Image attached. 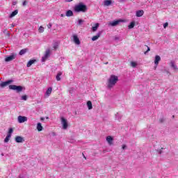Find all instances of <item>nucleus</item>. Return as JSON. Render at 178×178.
<instances>
[{
    "label": "nucleus",
    "mask_w": 178,
    "mask_h": 178,
    "mask_svg": "<svg viewBox=\"0 0 178 178\" xmlns=\"http://www.w3.org/2000/svg\"><path fill=\"white\" fill-rule=\"evenodd\" d=\"M70 92L72 94V91H70Z\"/></svg>",
    "instance_id": "603ef678"
},
{
    "label": "nucleus",
    "mask_w": 178,
    "mask_h": 178,
    "mask_svg": "<svg viewBox=\"0 0 178 178\" xmlns=\"http://www.w3.org/2000/svg\"><path fill=\"white\" fill-rule=\"evenodd\" d=\"M119 2H124V0H119Z\"/></svg>",
    "instance_id": "de8ad7c7"
},
{
    "label": "nucleus",
    "mask_w": 178,
    "mask_h": 178,
    "mask_svg": "<svg viewBox=\"0 0 178 178\" xmlns=\"http://www.w3.org/2000/svg\"><path fill=\"white\" fill-rule=\"evenodd\" d=\"M134 26H136V22H131L130 24L128 26V29H134Z\"/></svg>",
    "instance_id": "bb28decb"
},
{
    "label": "nucleus",
    "mask_w": 178,
    "mask_h": 178,
    "mask_svg": "<svg viewBox=\"0 0 178 178\" xmlns=\"http://www.w3.org/2000/svg\"><path fill=\"white\" fill-rule=\"evenodd\" d=\"M105 64H106V65H108V63H106Z\"/></svg>",
    "instance_id": "3c124183"
},
{
    "label": "nucleus",
    "mask_w": 178,
    "mask_h": 178,
    "mask_svg": "<svg viewBox=\"0 0 178 178\" xmlns=\"http://www.w3.org/2000/svg\"><path fill=\"white\" fill-rule=\"evenodd\" d=\"M11 83H13V80H8V81L2 82L0 83V87L1 88H3L6 87V86H8V84H11Z\"/></svg>",
    "instance_id": "6e6552de"
},
{
    "label": "nucleus",
    "mask_w": 178,
    "mask_h": 178,
    "mask_svg": "<svg viewBox=\"0 0 178 178\" xmlns=\"http://www.w3.org/2000/svg\"><path fill=\"white\" fill-rule=\"evenodd\" d=\"M112 5V0H105L104 1V6H111Z\"/></svg>",
    "instance_id": "dca6fc26"
},
{
    "label": "nucleus",
    "mask_w": 178,
    "mask_h": 178,
    "mask_svg": "<svg viewBox=\"0 0 178 178\" xmlns=\"http://www.w3.org/2000/svg\"><path fill=\"white\" fill-rule=\"evenodd\" d=\"M159 154H162V150H159Z\"/></svg>",
    "instance_id": "49530a36"
},
{
    "label": "nucleus",
    "mask_w": 178,
    "mask_h": 178,
    "mask_svg": "<svg viewBox=\"0 0 178 178\" xmlns=\"http://www.w3.org/2000/svg\"><path fill=\"white\" fill-rule=\"evenodd\" d=\"M131 66L132 67H136L137 66V63H136L134 61L131 62Z\"/></svg>",
    "instance_id": "2f4dec72"
},
{
    "label": "nucleus",
    "mask_w": 178,
    "mask_h": 178,
    "mask_svg": "<svg viewBox=\"0 0 178 178\" xmlns=\"http://www.w3.org/2000/svg\"><path fill=\"white\" fill-rule=\"evenodd\" d=\"M115 119L117 120H120V119H122V114H120V113H117L115 114Z\"/></svg>",
    "instance_id": "cd10ccee"
},
{
    "label": "nucleus",
    "mask_w": 178,
    "mask_h": 178,
    "mask_svg": "<svg viewBox=\"0 0 178 178\" xmlns=\"http://www.w3.org/2000/svg\"><path fill=\"white\" fill-rule=\"evenodd\" d=\"M15 141L17 143H24V138L22 136L15 137Z\"/></svg>",
    "instance_id": "4468645a"
},
{
    "label": "nucleus",
    "mask_w": 178,
    "mask_h": 178,
    "mask_svg": "<svg viewBox=\"0 0 178 178\" xmlns=\"http://www.w3.org/2000/svg\"><path fill=\"white\" fill-rule=\"evenodd\" d=\"M17 120L19 123H24V122H27V117L19 115Z\"/></svg>",
    "instance_id": "1a4fd4ad"
},
{
    "label": "nucleus",
    "mask_w": 178,
    "mask_h": 178,
    "mask_svg": "<svg viewBox=\"0 0 178 178\" xmlns=\"http://www.w3.org/2000/svg\"><path fill=\"white\" fill-rule=\"evenodd\" d=\"M17 13H19V10H14L9 16L10 19H12V17H15V16H16V15H17Z\"/></svg>",
    "instance_id": "aec40b11"
},
{
    "label": "nucleus",
    "mask_w": 178,
    "mask_h": 178,
    "mask_svg": "<svg viewBox=\"0 0 178 178\" xmlns=\"http://www.w3.org/2000/svg\"><path fill=\"white\" fill-rule=\"evenodd\" d=\"M127 147V146H126V145H123L122 147V149H126Z\"/></svg>",
    "instance_id": "ea45409f"
},
{
    "label": "nucleus",
    "mask_w": 178,
    "mask_h": 178,
    "mask_svg": "<svg viewBox=\"0 0 178 178\" xmlns=\"http://www.w3.org/2000/svg\"><path fill=\"white\" fill-rule=\"evenodd\" d=\"M87 106H88L89 110L92 109V103L91 102V101H88L87 102Z\"/></svg>",
    "instance_id": "a878e982"
},
{
    "label": "nucleus",
    "mask_w": 178,
    "mask_h": 178,
    "mask_svg": "<svg viewBox=\"0 0 178 178\" xmlns=\"http://www.w3.org/2000/svg\"><path fill=\"white\" fill-rule=\"evenodd\" d=\"M159 122H160V123H163V122H165V118H160Z\"/></svg>",
    "instance_id": "58836bf2"
},
{
    "label": "nucleus",
    "mask_w": 178,
    "mask_h": 178,
    "mask_svg": "<svg viewBox=\"0 0 178 178\" xmlns=\"http://www.w3.org/2000/svg\"><path fill=\"white\" fill-rule=\"evenodd\" d=\"M159 62H161V56L157 55L154 58V65L157 66V65H159Z\"/></svg>",
    "instance_id": "ddd939ff"
},
{
    "label": "nucleus",
    "mask_w": 178,
    "mask_h": 178,
    "mask_svg": "<svg viewBox=\"0 0 178 178\" xmlns=\"http://www.w3.org/2000/svg\"><path fill=\"white\" fill-rule=\"evenodd\" d=\"M39 33H44V27L40 26L39 27Z\"/></svg>",
    "instance_id": "c9c22d12"
},
{
    "label": "nucleus",
    "mask_w": 178,
    "mask_h": 178,
    "mask_svg": "<svg viewBox=\"0 0 178 178\" xmlns=\"http://www.w3.org/2000/svg\"><path fill=\"white\" fill-rule=\"evenodd\" d=\"M123 22H124V20L120 19H118L115 21L110 22L108 23V26H111V27H115V26H118L120 23H123Z\"/></svg>",
    "instance_id": "20e7f679"
},
{
    "label": "nucleus",
    "mask_w": 178,
    "mask_h": 178,
    "mask_svg": "<svg viewBox=\"0 0 178 178\" xmlns=\"http://www.w3.org/2000/svg\"><path fill=\"white\" fill-rule=\"evenodd\" d=\"M144 15V10H139L136 11V17H141Z\"/></svg>",
    "instance_id": "2eb2a0df"
},
{
    "label": "nucleus",
    "mask_w": 178,
    "mask_h": 178,
    "mask_svg": "<svg viewBox=\"0 0 178 178\" xmlns=\"http://www.w3.org/2000/svg\"><path fill=\"white\" fill-rule=\"evenodd\" d=\"M58 47H59V44L57 42H56L53 44L54 49H55V50L58 49Z\"/></svg>",
    "instance_id": "7c9ffc66"
},
{
    "label": "nucleus",
    "mask_w": 178,
    "mask_h": 178,
    "mask_svg": "<svg viewBox=\"0 0 178 178\" xmlns=\"http://www.w3.org/2000/svg\"><path fill=\"white\" fill-rule=\"evenodd\" d=\"M51 93H52V88H47L45 92V95H47V97H49Z\"/></svg>",
    "instance_id": "6ab92c4d"
},
{
    "label": "nucleus",
    "mask_w": 178,
    "mask_h": 178,
    "mask_svg": "<svg viewBox=\"0 0 178 178\" xmlns=\"http://www.w3.org/2000/svg\"><path fill=\"white\" fill-rule=\"evenodd\" d=\"M43 129H44V127H42V125L41 124V123L38 122L37 124V130H38V131H42Z\"/></svg>",
    "instance_id": "a211bd4d"
},
{
    "label": "nucleus",
    "mask_w": 178,
    "mask_h": 178,
    "mask_svg": "<svg viewBox=\"0 0 178 178\" xmlns=\"http://www.w3.org/2000/svg\"><path fill=\"white\" fill-rule=\"evenodd\" d=\"M84 23V21L83 19H79L78 20V25L81 26Z\"/></svg>",
    "instance_id": "473e14b6"
},
{
    "label": "nucleus",
    "mask_w": 178,
    "mask_h": 178,
    "mask_svg": "<svg viewBox=\"0 0 178 178\" xmlns=\"http://www.w3.org/2000/svg\"><path fill=\"white\" fill-rule=\"evenodd\" d=\"M61 17H63V14H61Z\"/></svg>",
    "instance_id": "8fccbe9b"
},
{
    "label": "nucleus",
    "mask_w": 178,
    "mask_h": 178,
    "mask_svg": "<svg viewBox=\"0 0 178 178\" xmlns=\"http://www.w3.org/2000/svg\"><path fill=\"white\" fill-rule=\"evenodd\" d=\"M11 136L12 135L8 134L6 138L4 139V143H9V139L10 138Z\"/></svg>",
    "instance_id": "c85d7f7f"
},
{
    "label": "nucleus",
    "mask_w": 178,
    "mask_h": 178,
    "mask_svg": "<svg viewBox=\"0 0 178 178\" xmlns=\"http://www.w3.org/2000/svg\"><path fill=\"white\" fill-rule=\"evenodd\" d=\"M73 41L74 42V44H76V45H80L81 42H80V39H79V37L77 36V35H73Z\"/></svg>",
    "instance_id": "9d476101"
},
{
    "label": "nucleus",
    "mask_w": 178,
    "mask_h": 178,
    "mask_svg": "<svg viewBox=\"0 0 178 178\" xmlns=\"http://www.w3.org/2000/svg\"><path fill=\"white\" fill-rule=\"evenodd\" d=\"M119 81V78L115 75H111L107 81V87L111 90L115 87V84Z\"/></svg>",
    "instance_id": "f257e3e1"
},
{
    "label": "nucleus",
    "mask_w": 178,
    "mask_h": 178,
    "mask_svg": "<svg viewBox=\"0 0 178 178\" xmlns=\"http://www.w3.org/2000/svg\"><path fill=\"white\" fill-rule=\"evenodd\" d=\"M47 27H48V29H51L52 27V24H49L47 25Z\"/></svg>",
    "instance_id": "a19ab883"
},
{
    "label": "nucleus",
    "mask_w": 178,
    "mask_h": 178,
    "mask_svg": "<svg viewBox=\"0 0 178 178\" xmlns=\"http://www.w3.org/2000/svg\"><path fill=\"white\" fill-rule=\"evenodd\" d=\"M170 66L172 69H174V70H177V69H178L177 65H176V64H175V61H173V60L170 61Z\"/></svg>",
    "instance_id": "f3484780"
},
{
    "label": "nucleus",
    "mask_w": 178,
    "mask_h": 178,
    "mask_svg": "<svg viewBox=\"0 0 178 178\" xmlns=\"http://www.w3.org/2000/svg\"><path fill=\"white\" fill-rule=\"evenodd\" d=\"M74 12H87V6L84 5L83 3H79L76 5L74 8Z\"/></svg>",
    "instance_id": "f03ea898"
},
{
    "label": "nucleus",
    "mask_w": 178,
    "mask_h": 178,
    "mask_svg": "<svg viewBox=\"0 0 178 178\" xmlns=\"http://www.w3.org/2000/svg\"><path fill=\"white\" fill-rule=\"evenodd\" d=\"M17 3V2H16V1L13 2V5H14V6L16 5Z\"/></svg>",
    "instance_id": "c03bdc74"
},
{
    "label": "nucleus",
    "mask_w": 178,
    "mask_h": 178,
    "mask_svg": "<svg viewBox=\"0 0 178 178\" xmlns=\"http://www.w3.org/2000/svg\"><path fill=\"white\" fill-rule=\"evenodd\" d=\"M168 26H169V23L165 22V23L163 24V27H164L165 29H166V27H168Z\"/></svg>",
    "instance_id": "4c0bfd02"
},
{
    "label": "nucleus",
    "mask_w": 178,
    "mask_h": 178,
    "mask_svg": "<svg viewBox=\"0 0 178 178\" xmlns=\"http://www.w3.org/2000/svg\"><path fill=\"white\" fill-rule=\"evenodd\" d=\"M13 59H16V54L13 53L10 56L6 57L5 58V62H10L13 60Z\"/></svg>",
    "instance_id": "0eeeda50"
},
{
    "label": "nucleus",
    "mask_w": 178,
    "mask_h": 178,
    "mask_svg": "<svg viewBox=\"0 0 178 178\" xmlns=\"http://www.w3.org/2000/svg\"><path fill=\"white\" fill-rule=\"evenodd\" d=\"M27 52V49H24L20 50L19 54V55H24V54H26Z\"/></svg>",
    "instance_id": "c756f323"
},
{
    "label": "nucleus",
    "mask_w": 178,
    "mask_h": 178,
    "mask_svg": "<svg viewBox=\"0 0 178 178\" xmlns=\"http://www.w3.org/2000/svg\"><path fill=\"white\" fill-rule=\"evenodd\" d=\"M27 2L26 1H24L23 3H22V5L23 6H26Z\"/></svg>",
    "instance_id": "79ce46f5"
},
{
    "label": "nucleus",
    "mask_w": 178,
    "mask_h": 178,
    "mask_svg": "<svg viewBox=\"0 0 178 178\" xmlns=\"http://www.w3.org/2000/svg\"><path fill=\"white\" fill-rule=\"evenodd\" d=\"M40 120H45V118H40Z\"/></svg>",
    "instance_id": "a18cd8bd"
},
{
    "label": "nucleus",
    "mask_w": 178,
    "mask_h": 178,
    "mask_svg": "<svg viewBox=\"0 0 178 178\" xmlns=\"http://www.w3.org/2000/svg\"><path fill=\"white\" fill-rule=\"evenodd\" d=\"M9 88L10 90H14L17 91V92H21V91H23V86H21L10 85Z\"/></svg>",
    "instance_id": "7ed1b4c3"
},
{
    "label": "nucleus",
    "mask_w": 178,
    "mask_h": 178,
    "mask_svg": "<svg viewBox=\"0 0 178 178\" xmlns=\"http://www.w3.org/2000/svg\"><path fill=\"white\" fill-rule=\"evenodd\" d=\"M107 143H108L109 145H112L113 144V138L111 136H108L106 138Z\"/></svg>",
    "instance_id": "f8f14e48"
},
{
    "label": "nucleus",
    "mask_w": 178,
    "mask_h": 178,
    "mask_svg": "<svg viewBox=\"0 0 178 178\" xmlns=\"http://www.w3.org/2000/svg\"><path fill=\"white\" fill-rule=\"evenodd\" d=\"M60 76H62V72H58L57 75L56 76V79L57 80V81H60Z\"/></svg>",
    "instance_id": "393cba45"
},
{
    "label": "nucleus",
    "mask_w": 178,
    "mask_h": 178,
    "mask_svg": "<svg viewBox=\"0 0 178 178\" xmlns=\"http://www.w3.org/2000/svg\"><path fill=\"white\" fill-rule=\"evenodd\" d=\"M11 27H15V25L13 24H12Z\"/></svg>",
    "instance_id": "09e8293b"
},
{
    "label": "nucleus",
    "mask_w": 178,
    "mask_h": 178,
    "mask_svg": "<svg viewBox=\"0 0 178 178\" xmlns=\"http://www.w3.org/2000/svg\"><path fill=\"white\" fill-rule=\"evenodd\" d=\"M61 124H63V129L64 130H66L67 129L68 124H67V120L65 119V118H61Z\"/></svg>",
    "instance_id": "423d86ee"
},
{
    "label": "nucleus",
    "mask_w": 178,
    "mask_h": 178,
    "mask_svg": "<svg viewBox=\"0 0 178 178\" xmlns=\"http://www.w3.org/2000/svg\"><path fill=\"white\" fill-rule=\"evenodd\" d=\"M35 63V60H30L26 65L27 67H30L31 65H33Z\"/></svg>",
    "instance_id": "4be33fe9"
},
{
    "label": "nucleus",
    "mask_w": 178,
    "mask_h": 178,
    "mask_svg": "<svg viewBox=\"0 0 178 178\" xmlns=\"http://www.w3.org/2000/svg\"><path fill=\"white\" fill-rule=\"evenodd\" d=\"M73 0H65V2H72Z\"/></svg>",
    "instance_id": "37998d69"
},
{
    "label": "nucleus",
    "mask_w": 178,
    "mask_h": 178,
    "mask_svg": "<svg viewBox=\"0 0 178 178\" xmlns=\"http://www.w3.org/2000/svg\"><path fill=\"white\" fill-rule=\"evenodd\" d=\"M21 99H22V101H27V95L22 96Z\"/></svg>",
    "instance_id": "72a5a7b5"
},
{
    "label": "nucleus",
    "mask_w": 178,
    "mask_h": 178,
    "mask_svg": "<svg viewBox=\"0 0 178 178\" xmlns=\"http://www.w3.org/2000/svg\"><path fill=\"white\" fill-rule=\"evenodd\" d=\"M12 133H13V129L12 128H10L9 130H8V134H12Z\"/></svg>",
    "instance_id": "e433bc0d"
},
{
    "label": "nucleus",
    "mask_w": 178,
    "mask_h": 178,
    "mask_svg": "<svg viewBox=\"0 0 178 178\" xmlns=\"http://www.w3.org/2000/svg\"><path fill=\"white\" fill-rule=\"evenodd\" d=\"M66 16L67 17H70L71 16H73V11L71 10H69L66 12Z\"/></svg>",
    "instance_id": "5701e85b"
},
{
    "label": "nucleus",
    "mask_w": 178,
    "mask_h": 178,
    "mask_svg": "<svg viewBox=\"0 0 178 178\" xmlns=\"http://www.w3.org/2000/svg\"><path fill=\"white\" fill-rule=\"evenodd\" d=\"M99 27V24L96 23L95 26L92 27V31L95 32L97 30H98V28Z\"/></svg>",
    "instance_id": "412c9836"
},
{
    "label": "nucleus",
    "mask_w": 178,
    "mask_h": 178,
    "mask_svg": "<svg viewBox=\"0 0 178 178\" xmlns=\"http://www.w3.org/2000/svg\"><path fill=\"white\" fill-rule=\"evenodd\" d=\"M101 34H102V31H99L96 35L92 38V41H97L101 37Z\"/></svg>",
    "instance_id": "9b49d317"
},
{
    "label": "nucleus",
    "mask_w": 178,
    "mask_h": 178,
    "mask_svg": "<svg viewBox=\"0 0 178 178\" xmlns=\"http://www.w3.org/2000/svg\"><path fill=\"white\" fill-rule=\"evenodd\" d=\"M143 49H147L146 51H145V55H147V54L151 51V49L147 45H145Z\"/></svg>",
    "instance_id": "b1692460"
},
{
    "label": "nucleus",
    "mask_w": 178,
    "mask_h": 178,
    "mask_svg": "<svg viewBox=\"0 0 178 178\" xmlns=\"http://www.w3.org/2000/svg\"><path fill=\"white\" fill-rule=\"evenodd\" d=\"M51 54V50L49 49H47L44 54V56L42 58V62H45Z\"/></svg>",
    "instance_id": "39448f33"
},
{
    "label": "nucleus",
    "mask_w": 178,
    "mask_h": 178,
    "mask_svg": "<svg viewBox=\"0 0 178 178\" xmlns=\"http://www.w3.org/2000/svg\"><path fill=\"white\" fill-rule=\"evenodd\" d=\"M115 41H122V38L120 37L115 36L114 38Z\"/></svg>",
    "instance_id": "f704fd0d"
}]
</instances>
